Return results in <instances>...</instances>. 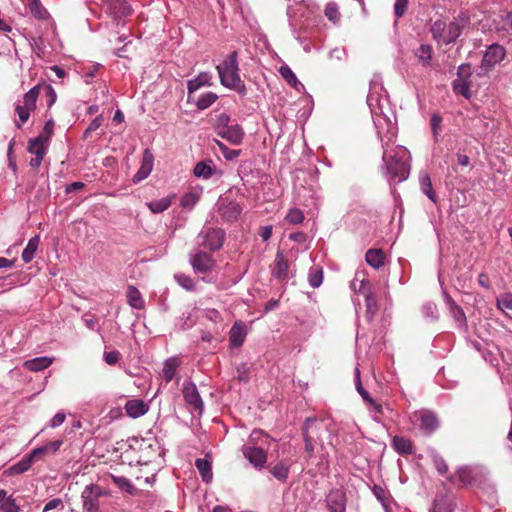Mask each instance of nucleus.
<instances>
[{
    "instance_id": "obj_1",
    "label": "nucleus",
    "mask_w": 512,
    "mask_h": 512,
    "mask_svg": "<svg viewBox=\"0 0 512 512\" xmlns=\"http://www.w3.org/2000/svg\"><path fill=\"white\" fill-rule=\"evenodd\" d=\"M367 104L382 142L383 161L386 164L387 172L398 182L404 181L409 174L410 154L403 146H390L396 136L397 128L387 92L380 82L372 81L370 83Z\"/></svg>"
},
{
    "instance_id": "obj_2",
    "label": "nucleus",
    "mask_w": 512,
    "mask_h": 512,
    "mask_svg": "<svg viewBox=\"0 0 512 512\" xmlns=\"http://www.w3.org/2000/svg\"><path fill=\"white\" fill-rule=\"evenodd\" d=\"M237 52L233 51L217 66L220 83L229 89L235 90L241 95L246 94V87L239 75Z\"/></svg>"
},
{
    "instance_id": "obj_3",
    "label": "nucleus",
    "mask_w": 512,
    "mask_h": 512,
    "mask_svg": "<svg viewBox=\"0 0 512 512\" xmlns=\"http://www.w3.org/2000/svg\"><path fill=\"white\" fill-rule=\"evenodd\" d=\"M462 28L463 26L457 21L447 23L446 21L439 19L432 24L430 31L433 39L437 42L450 44L461 35Z\"/></svg>"
},
{
    "instance_id": "obj_4",
    "label": "nucleus",
    "mask_w": 512,
    "mask_h": 512,
    "mask_svg": "<svg viewBox=\"0 0 512 512\" xmlns=\"http://www.w3.org/2000/svg\"><path fill=\"white\" fill-rule=\"evenodd\" d=\"M351 287L365 296L366 301V314L368 318H372L378 309L377 301L370 291V283L364 278L362 272H357L351 282Z\"/></svg>"
},
{
    "instance_id": "obj_5",
    "label": "nucleus",
    "mask_w": 512,
    "mask_h": 512,
    "mask_svg": "<svg viewBox=\"0 0 512 512\" xmlns=\"http://www.w3.org/2000/svg\"><path fill=\"white\" fill-rule=\"evenodd\" d=\"M506 57V49L498 44L493 43L487 46L484 51L480 69L483 73H488L491 71L496 65L500 64Z\"/></svg>"
},
{
    "instance_id": "obj_6",
    "label": "nucleus",
    "mask_w": 512,
    "mask_h": 512,
    "mask_svg": "<svg viewBox=\"0 0 512 512\" xmlns=\"http://www.w3.org/2000/svg\"><path fill=\"white\" fill-rule=\"evenodd\" d=\"M104 495V490L96 484L87 485L81 493L83 510L85 512H97L99 499Z\"/></svg>"
},
{
    "instance_id": "obj_7",
    "label": "nucleus",
    "mask_w": 512,
    "mask_h": 512,
    "mask_svg": "<svg viewBox=\"0 0 512 512\" xmlns=\"http://www.w3.org/2000/svg\"><path fill=\"white\" fill-rule=\"evenodd\" d=\"M225 233L222 229H215L210 227H205L200 233L198 238L200 239V244L205 248L215 251L222 247L224 242Z\"/></svg>"
},
{
    "instance_id": "obj_8",
    "label": "nucleus",
    "mask_w": 512,
    "mask_h": 512,
    "mask_svg": "<svg viewBox=\"0 0 512 512\" xmlns=\"http://www.w3.org/2000/svg\"><path fill=\"white\" fill-rule=\"evenodd\" d=\"M48 144L49 141L47 140V137H44L43 134H40L38 137L29 141L28 151L35 155V157L30 160L31 167L38 168L41 165V162L46 154Z\"/></svg>"
},
{
    "instance_id": "obj_9",
    "label": "nucleus",
    "mask_w": 512,
    "mask_h": 512,
    "mask_svg": "<svg viewBox=\"0 0 512 512\" xmlns=\"http://www.w3.org/2000/svg\"><path fill=\"white\" fill-rule=\"evenodd\" d=\"M471 76L470 66L462 64L458 67L457 78L453 81V91L456 94L469 99L471 96L470 87L467 79Z\"/></svg>"
},
{
    "instance_id": "obj_10",
    "label": "nucleus",
    "mask_w": 512,
    "mask_h": 512,
    "mask_svg": "<svg viewBox=\"0 0 512 512\" xmlns=\"http://www.w3.org/2000/svg\"><path fill=\"white\" fill-rule=\"evenodd\" d=\"M244 457L258 470L264 468L267 462V452L262 446L244 445Z\"/></svg>"
},
{
    "instance_id": "obj_11",
    "label": "nucleus",
    "mask_w": 512,
    "mask_h": 512,
    "mask_svg": "<svg viewBox=\"0 0 512 512\" xmlns=\"http://www.w3.org/2000/svg\"><path fill=\"white\" fill-rule=\"evenodd\" d=\"M185 402L200 414L203 412L204 403L200 397L196 385L192 381H185L182 389Z\"/></svg>"
},
{
    "instance_id": "obj_12",
    "label": "nucleus",
    "mask_w": 512,
    "mask_h": 512,
    "mask_svg": "<svg viewBox=\"0 0 512 512\" xmlns=\"http://www.w3.org/2000/svg\"><path fill=\"white\" fill-rule=\"evenodd\" d=\"M190 263L196 273H207L215 265V261L208 253L197 251L190 257Z\"/></svg>"
},
{
    "instance_id": "obj_13",
    "label": "nucleus",
    "mask_w": 512,
    "mask_h": 512,
    "mask_svg": "<svg viewBox=\"0 0 512 512\" xmlns=\"http://www.w3.org/2000/svg\"><path fill=\"white\" fill-rule=\"evenodd\" d=\"M445 302L449 309V313L451 317L454 319L456 326L461 331L467 330V318L463 311V309L456 304V302L453 300L452 297H450L448 294H445Z\"/></svg>"
},
{
    "instance_id": "obj_14",
    "label": "nucleus",
    "mask_w": 512,
    "mask_h": 512,
    "mask_svg": "<svg viewBox=\"0 0 512 512\" xmlns=\"http://www.w3.org/2000/svg\"><path fill=\"white\" fill-rule=\"evenodd\" d=\"M154 166V156L149 149H145L142 156L141 166L133 176V183L137 184L145 180L152 172Z\"/></svg>"
},
{
    "instance_id": "obj_15",
    "label": "nucleus",
    "mask_w": 512,
    "mask_h": 512,
    "mask_svg": "<svg viewBox=\"0 0 512 512\" xmlns=\"http://www.w3.org/2000/svg\"><path fill=\"white\" fill-rule=\"evenodd\" d=\"M104 9L115 19L126 17L131 13V7L126 0H104Z\"/></svg>"
},
{
    "instance_id": "obj_16",
    "label": "nucleus",
    "mask_w": 512,
    "mask_h": 512,
    "mask_svg": "<svg viewBox=\"0 0 512 512\" xmlns=\"http://www.w3.org/2000/svg\"><path fill=\"white\" fill-rule=\"evenodd\" d=\"M414 418L419 422L420 429L426 434H431L439 426L436 415L428 411L415 413Z\"/></svg>"
},
{
    "instance_id": "obj_17",
    "label": "nucleus",
    "mask_w": 512,
    "mask_h": 512,
    "mask_svg": "<svg viewBox=\"0 0 512 512\" xmlns=\"http://www.w3.org/2000/svg\"><path fill=\"white\" fill-rule=\"evenodd\" d=\"M304 436L307 435L308 430H314L312 434L314 441L322 444L323 436L328 433L327 424L322 420L307 419L303 426Z\"/></svg>"
},
{
    "instance_id": "obj_18",
    "label": "nucleus",
    "mask_w": 512,
    "mask_h": 512,
    "mask_svg": "<svg viewBox=\"0 0 512 512\" xmlns=\"http://www.w3.org/2000/svg\"><path fill=\"white\" fill-rule=\"evenodd\" d=\"M327 506L330 512H345V493L340 489L332 490L327 496Z\"/></svg>"
},
{
    "instance_id": "obj_19",
    "label": "nucleus",
    "mask_w": 512,
    "mask_h": 512,
    "mask_svg": "<svg viewBox=\"0 0 512 512\" xmlns=\"http://www.w3.org/2000/svg\"><path fill=\"white\" fill-rule=\"evenodd\" d=\"M148 405L141 399L129 400L125 404V411L131 418L143 416L148 411Z\"/></svg>"
},
{
    "instance_id": "obj_20",
    "label": "nucleus",
    "mask_w": 512,
    "mask_h": 512,
    "mask_svg": "<svg viewBox=\"0 0 512 512\" xmlns=\"http://www.w3.org/2000/svg\"><path fill=\"white\" fill-rule=\"evenodd\" d=\"M62 444H63L62 440H55V441L49 442L41 447H37V448L33 449L31 451L32 456H34L36 461H38V460L44 458L45 456L55 454L60 449Z\"/></svg>"
},
{
    "instance_id": "obj_21",
    "label": "nucleus",
    "mask_w": 512,
    "mask_h": 512,
    "mask_svg": "<svg viewBox=\"0 0 512 512\" xmlns=\"http://www.w3.org/2000/svg\"><path fill=\"white\" fill-rule=\"evenodd\" d=\"M219 135L231 144L239 145L243 140L244 132L242 128L236 124L226 127L219 133Z\"/></svg>"
},
{
    "instance_id": "obj_22",
    "label": "nucleus",
    "mask_w": 512,
    "mask_h": 512,
    "mask_svg": "<svg viewBox=\"0 0 512 512\" xmlns=\"http://www.w3.org/2000/svg\"><path fill=\"white\" fill-rule=\"evenodd\" d=\"M289 264L282 252H277L273 266V276L277 279L284 280L287 277Z\"/></svg>"
},
{
    "instance_id": "obj_23",
    "label": "nucleus",
    "mask_w": 512,
    "mask_h": 512,
    "mask_svg": "<svg viewBox=\"0 0 512 512\" xmlns=\"http://www.w3.org/2000/svg\"><path fill=\"white\" fill-rule=\"evenodd\" d=\"M241 211H242V209H241L240 205L234 201H230L226 204L222 203L220 206L221 216L226 221H229V222L236 220L239 217V215L241 214Z\"/></svg>"
},
{
    "instance_id": "obj_24",
    "label": "nucleus",
    "mask_w": 512,
    "mask_h": 512,
    "mask_svg": "<svg viewBox=\"0 0 512 512\" xmlns=\"http://www.w3.org/2000/svg\"><path fill=\"white\" fill-rule=\"evenodd\" d=\"M355 386L357 392L361 395L363 400L370 404L376 413H382V406L377 404L369 395V393L362 387L360 380V371L358 368L355 369Z\"/></svg>"
},
{
    "instance_id": "obj_25",
    "label": "nucleus",
    "mask_w": 512,
    "mask_h": 512,
    "mask_svg": "<svg viewBox=\"0 0 512 512\" xmlns=\"http://www.w3.org/2000/svg\"><path fill=\"white\" fill-rule=\"evenodd\" d=\"M246 337V328L245 325L241 322H236L229 333V341L230 344L239 347L243 344Z\"/></svg>"
},
{
    "instance_id": "obj_26",
    "label": "nucleus",
    "mask_w": 512,
    "mask_h": 512,
    "mask_svg": "<svg viewBox=\"0 0 512 512\" xmlns=\"http://www.w3.org/2000/svg\"><path fill=\"white\" fill-rule=\"evenodd\" d=\"M36 461L32 453L25 455L19 462L15 463L8 469L10 475H18L26 472Z\"/></svg>"
},
{
    "instance_id": "obj_27",
    "label": "nucleus",
    "mask_w": 512,
    "mask_h": 512,
    "mask_svg": "<svg viewBox=\"0 0 512 512\" xmlns=\"http://www.w3.org/2000/svg\"><path fill=\"white\" fill-rule=\"evenodd\" d=\"M53 363V358L50 357H36L24 362V367L30 371L38 372L48 368Z\"/></svg>"
},
{
    "instance_id": "obj_28",
    "label": "nucleus",
    "mask_w": 512,
    "mask_h": 512,
    "mask_svg": "<svg viewBox=\"0 0 512 512\" xmlns=\"http://www.w3.org/2000/svg\"><path fill=\"white\" fill-rule=\"evenodd\" d=\"M421 191L433 202L437 203L438 198L433 189L430 176L426 172H422L419 176Z\"/></svg>"
},
{
    "instance_id": "obj_29",
    "label": "nucleus",
    "mask_w": 512,
    "mask_h": 512,
    "mask_svg": "<svg viewBox=\"0 0 512 512\" xmlns=\"http://www.w3.org/2000/svg\"><path fill=\"white\" fill-rule=\"evenodd\" d=\"M365 260L372 268L379 269L384 265L385 255L380 249H369L366 252Z\"/></svg>"
},
{
    "instance_id": "obj_30",
    "label": "nucleus",
    "mask_w": 512,
    "mask_h": 512,
    "mask_svg": "<svg viewBox=\"0 0 512 512\" xmlns=\"http://www.w3.org/2000/svg\"><path fill=\"white\" fill-rule=\"evenodd\" d=\"M212 79V75L208 72L200 73L194 79L188 81L187 89L189 94L197 91L202 86L210 85V81Z\"/></svg>"
},
{
    "instance_id": "obj_31",
    "label": "nucleus",
    "mask_w": 512,
    "mask_h": 512,
    "mask_svg": "<svg viewBox=\"0 0 512 512\" xmlns=\"http://www.w3.org/2000/svg\"><path fill=\"white\" fill-rule=\"evenodd\" d=\"M173 199L174 195L167 196L158 200L150 201L146 205L152 213L158 214L167 210L171 206Z\"/></svg>"
},
{
    "instance_id": "obj_32",
    "label": "nucleus",
    "mask_w": 512,
    "mask_h": 512,
    "mask_svg": "<svg viewBox=\"0 0 512 512\" xmlns=\"http://www.w3.org/2000/svg\"><path fill=\"white\" fill-rule=\"evenodd\" d=\"M195 466L198 469L204 482L209 483L212 480V465L206 458H198L195 461Z\"/></svg>"
},
{
    "instance_id": "obj_33",
    "label": "nucleus",
    "mask_w": 512,
    "mask_h": 512,
    "mask_svg": "<svg viewBox=\"0 0 512 512\" xmlns=\"http://www.w3.org/2000/svg\"><path fill=\"white\" fill-rule=\"evenodd\" d=\"M432 46L428 44H421L416 50H415V56L417 57L418 61L421 63L422 66L427 67L430 65L431 59H432Z\"/></svg>"
},
{
    "instance_id": "obj_34",
    "label": "nucleus",
    "mask_w": 512,
    "mask_h": 512,
    "mask_svg": "<svg viewBox=\"0 0 512 512\" xmlns=\"http://www.w3.org/2000/svg\"><path fill=\"white\" fill-rule=\"evenodd\" d=\"M279 73L282 76V78L293 88L296 90H300V88H303L302 83L297 79L294 72L290 69L287 65H282L279 68Z\"/></svg>"
},
{
    "instance_id": "obj_35",
    "label": "nucleus",
    "mask_w": 512,
    "mask_h": 512,
    "mask_svg": "<svg viewBox=\"0 0 512 512\" xmlns=\"http://www.w3.org/2000/svg\"><path fill=\"white\" fill-rule=\"evenodd\" d=\"M127 301L128 304L135 309H142L144 307V300L141 293L133 286L128 287Z\"/></svg>"
},
{
    "instance_id": "obj_36",
    "label": "nucleus",
    "mask_w": 512,
    "mask_h": 512,
    "mask_svg": "<svg viewBox=\"0 0 512 512\" xmlns=\"http://www.w3.org/2000/svg\"><path fill=\"white\" fill-rule=\"evenodd\" d=\"M39 241H40L39 236H34L28 241V244L25 247V249L23 250L22 255H21L22 260L25 263H29L34 258L35 252L38 249Z\"/></svg>"
},
{
    "instance_id": "obj_37",
    "label": "nucleus",
    "mask_w": 512,
    "mask_h": 512,
    "mask_svg": "<svg viewBox=\"0 0 512 512\" xmlns=\"http://www.w3.org/2000/svg\"><path fill=\"white\" fill-rule=\"evenodd\" d=\"M270 473L279 481H286L290 471V465L280 461L270 468Z\"/></svg>"
},
{
    "instance_id": "obj_38",
    "label": "nucleus",
    "mask_w": 512,
    "mask_h": 512,
    "mask_svg": "<svg viewBox=\"0 0 512 512\" xmlns=\"http://www.w3.org/2000/svg\"><path fill=\"white\" fill-rule=\"evenodd\" d=\"M193 172L194 175L198 178L209 179L213 175L214 168L211 165V161H202L195 165Z\"/></svg>"
},
{
    "instance_id": "obj_39",
    "label": "nucleus",
    "mask_w": 512,
    "mask_h": 512,
    "mask_svg": "<svg viewBox=\"0 0 512 512\" xmlns=\"http://www.w3.org/2000/svg\"><path fill=\"white\" fill-rule=\"evenodd\" d=\"M392 444L394 449L400 454H410L412 452V443L407 438L395 436Z\"/></svg>"
},
{
    "instance_id": "obj_40",
    "label": "nucleus",
    "mask_w": 512,
    "mask_h": 512,
    "mask_svg": "<svg viewBox=\"0 0 512 512\" xmlns=\"http://www.w3.org/2000/svg\"><path fill=\"white\" fill-rule=\"evenodd\" d=\"M308 282L311 287L318 288L323 282V269L314 265L309 269Z\"/></svg>"
},
{
    "instance_id": "obj_41",
    "label": "nucleus",
    "mask_w": 512,
    "mask_h": 512,
    "mask_svg": "<svg viewBox=\"0 0 512 512\" xmlns=\"http://www.w3.org/2000/svg\"><path fill=\"white\" fill-rule=\"evenodd\" d=\"M270 442V437L264 433L262 430H253L249 437V442L247 445L253 446H262L268 445Z\"/></svg>"
},
{
    "instance_id": "obj_42",
    "label": "nucleus",
    "mask_w": 512,
    "mask_h": 512,
    "mask_svg": "<svg viewBox=\"0 0 512 512\" xmlns=\"http://www.w3.org/2000/svg\"><path fill=\"white\" fill-rule=\"evenodd\" d=\"M178 366L179 363L176 358H169L165 361L163 367V377L166 382H170L174 378Z\"/></svg>"
},
{
    "instance_id": "obj_43",
    "label": "nucleus",
    "mask_w": 512,
    "mask_h": 512,
    "mask_svg": "<svg viewBox=\"0 0 512 512\" xmlns=\"http://www.w3.org/2000/svg\"><path fill=\"white\" fill-rule=\"evenodd\" d=\"M39 96V87L35 86L31 88L23 97V107L33 111L36 107V101Z\"/></svg>"
},
{
    "instance_id": "obj_44",
    "label": "nucleus",
    "mask_w": 512,
    "mask_h": 512,
    "mask_svg": "<svg viewBox=\"0 0 512 512\" xmlns=\"http://www.w3.org/2000/svg\"><path fill=\"white\" fill-rule=\"evenodd\" d=\"M218 96L213 92H206L202 94L196 101V106L200 110L209 108L216 100Z\"/></svg>"
},
{
    "instance_id": "obj_45",
    "label": "nucleus",
    "mask_w": 512,
    "mask_h": 512,
    "mask_svg": "<svg viewBox=\"0 0 512 512\" xmlns=\"http://www.w3.org/2000/svg\"><path fill=\"white\" fill-rule=\"evenodd\" d=\"M455 478L462 485H469L473 481V470L469 467H462L456 472Z\"/></svg>"
},
{
    "instance_id": "obj_46",
    "label": "nucleus",
    "mask_w": 512,
    "mask_h": 512,
    "mask_svg": "<svg viewBox=\"0 0 512 512\" xmlns=\"http://www.w3.org/2000/svg\"><path fill=\"white\" fill-rule=\"evenodd\" d=\"M29 9L31 14L38 18L44 19L47 16L46 9L41 5L40 0H29Z\"/></svg>"
},
{
    "instance_id": "obj_47",
    "label": "nucleus",
    "mask_w": 512,
    "mask_h": 512,
    "mask_svg": "<svg viewBox=\"0 0 512 512\" xmlns=\"http://www.w3.org/2000/svg\"><path fill=\"white\" fill-rule=\"evenodd\" d=\"M497 307L503 312L512 311V294L506 293L497 298Z\"/></svg>"
},
{
    "instance_id": "obj_48",
    "label": "nucleus",
    "mask_w": 512,
    "mask_h": 512,
    "mask_svg": "<svg viewBox=\"0 0 512 512\" xmlns=\"http://www.w3.org/2000/svg\"><path fill=\"white\" fill-rule=\"evenodd\" d=\"M216 144L226 160H234L241 153L240 150L229 149L225 144L218 140H216Z\"/></svg>"
},
{
    "instance_id": "obj_49",
    "label": "nucleus",
    "mask_w": 512,
    "mask_h": 512,
    "mask_svg": "<svg viewBox=\"0 0 512 512\" xmlns=\"http://www.w3.org/2000/svg\"><path fill=\"white\" fill-rule=\"evenodd\" d=\"M314 432V430H308L307 435L304 436L305 452L307 453L308 458L313 457L315 445L319 444L318 442L314 441L312 435Z\"/></svg>"
},
{
    "instance_id": "obj_50",
    "label": "nucleus",
    "mask_w": 512,
    "mask_h": 512,
    "mask_svg": "<svg viewBox=\"0 0 512 512\" xmlns=\"http://www.w3.org/2000/svg\"><path fill=\"white\" fill-rule=\"evenodd\" d=\"M286 220L291 224H300L304 220V214L301 210L293 208L290 209L286 215Z\"/></svg>"
},
{
    "instance_id": "obj_51",
    "label": "nucleus",
    "mask_w": 512,
    "mask_h": 512,
    "mask_svg": "<svg viewBox=\"0 0 512 512\" xmlns=\"http://www.w3.org/2000/svg\"><path fill=\"white\" fill-rule=\"evenodd\" d=\"M430 124H431V129H432V132H433V136L435 139L438 138L441 130H442V117L440 114L438 113H434L432 116H431V120H430Z\"/></svg>"
},
{
    "instance_id": "obj_52",
    "label": "nucleus",
    "mask_w": 512,
    "mask_h": 512,
    "mask_svg": "<svg viewBox=\"0 0 512 512\" xmlns=\"http://www.w3.org/2000/svg\"><path fill=\"white\" fill-rule=\"evenodd\" d=\"M325 16L332 21L333 23L338 22L340 18V14L338 11V7L335 3H328L325 7Z\"/></svg>"
},
{
    "instance_id": "obj_53",
    "label": "nucleus",
    "mask_w": 512,
    "mask_h": 512,
    "mask_svg": "<svg viewBox=\"0 0 512 512\" xmlns=\"http://www.w3.org/2000/svg\"><path fill=\"white\" fill-rule=\"evenodd\" d=\"M175 280L181 287H183L184 289H186L188 291L193 290L195 287L194 281L192 280V278L185 274H176Z\"/></svg>"
},
{
    "instance_id": "obj_54",
    "label": "nucleus",
    "mask_w": 512,
    "mask_h": 512,
    "mask_svg": "<svg viewBox=\"0 0 512 512\" xmlns=\"http://www.w3.org/2000/svg\"><path fill=\"white\" fill-rule=\"evenodd\" d=\"M1 512H19L20 508L12 497H8L1 505Z\"/></svg>"
},
{
    "instance_id": "obj_55",
    "label": "nucleus",
    "mask_w": 512,
    "mask_h": 512,
    "mask_svg": "<svg viewBox=\"0 0 512 512\" xmlns=\"http://www.w3.org/2000/svg\"><path fill=\"white\" fill-rule=\"evenodd\" d=\"M16 113L19 117V123H17V126L20 127L23 123H25L29 117L31 111L25 107H23L21 104L16 106Z\"/></svg>"
},
{
    "instance_id": "obj_56",
    "label": "nucleus",
    "mask_w": 512,
    "mask_h": 512,
    "mask_svg": "<svg viewBox=\"0 0 512 512\" xmlns=\"http://www.w3.org/2000/svg\"><path fill=\"white\" fill-rule=\"evenodd\" d=\"M55 509H58V510L64 509L63 501L59 498H54V499H51L50 501H48L43 508V512H50L51 510H55Z\"/></svg>"
},
{
    "instance_id": "obj_57",
    "label": "nucleus",
    "mask_w": 512,
    "mask_h": 512,
    "mask_svg": "<svg viewBox=\"0 0 512 512\" xmlns=\"http://www.w3.org/2000/svg\"><path fill=\"white\" fill-rule=\"evenodd\" d=\"M408 0H396L394 4V12L397 18L402 17L407 9Z\"/></svg>"
},
{
    "instance_id": "obj_58",
    "label": "nucleus",
    "mask_w": 512,
    "mask_h": 512,
    "mask_svg": "<svg viewBox=\"0 0 512 512\" xmlns=\"http://www.w3.org/2000/svg\"><path fill=\"white\" fill-rule=\"evenodd\" d=\"M120 359V353L116 350L105 352L104 360L108 365L116 364Z\"/></svg>"
},
{
    "instance_id": "obj_59",
    "label": "nucleus",
    "mask_w": 512,
    "mask_h": 512,
    "mask_svg": "<svg viewBox=\"0 0 512 512\" xmlns=\"http://www.w3.org/2000/svg\"><path fill=\"white\" fill-rule=\"evenodd\" d=\"M66 419V414L63 411L57 412L54 417L50 420L49 426L51 428H56L60 426Z\"/></svg>"
},
{
    "instance_id": "obj_60",
    "label": "nucleus",
    "mask_w": 512,
    "mask_h": 512,
    "mask_svg": "<svg viewBox=\"0 0 512 512\" xmlns=\"http://www.w3.org/2000/svg\"><path fill=\"white\" fill-rule=\"evenodd\" d=\"M102 122H103V117L101 115L97 116L95 119H93L91 121V123L89 124V126L87 127V129L85 130V135H87L93 131H96L102 125Z\"/></svg>"
},
{
    "instance_id": "obj_61",
    "label": "nucleus",
    "mask_w": 512,
    "mask_h": 512,
    "mask_svg": "<svg viewBox=\"0 0 512 512\" xmlns=\"http://www.w3.org/2000/svg\"><path fill=\"white\" fill-rule=\"evenodd\" d=\"M424 313L426 316L436 319L438 317L437 306L433 303H428L424 306Z\"/></svg>"
},
{
    "instance_id": "obj_62",
    "label": "nucleus",
    "mask_w": 512,
    "mask_h": 512,
    "mask_svg": "<svg viewBox=\"0 0 512 512\" xmlns=\"http://www.w3.org/2000/svg\"><path fill=\"white\" fill-rule=\"evenodd\" d=\"M373 493L382 505L386 507V491L380 486H374Z\"/></svg>"
},
{
    "instance_id": "obj_63",
    "label": "nucleus",
    "mask_w": 512,
    "mask_h": 512,
    "mask_svg": "<svg viewBox=\"0 0 512 512\" xmlns=\"http://www.w3.org/2000/svg\"><path fill=\"white\" fill-rule=\"evenodd\" d=\"M54 126H55V123L52 119H49L48 121H46V123L44 125L43 132L41 134H43L44 137H47L48 141L54 132Z\"/></svg>"
},
{
    "instance_id": "obj_64",
    "label": "nucleus",
    "mask_w": 512,
    "mask_h": 512,
    "mask_svg": "<svg viewBox=\"0 0 512 512\" xmlns=\"http://www.w3.org/2000/svg\"><path fill=\"white\" fill-rule=\"evenodd\" d=\"M259 235L263 241H268L272 236V226H263L260 228Z\"/></svg>"
}]
</instances>
